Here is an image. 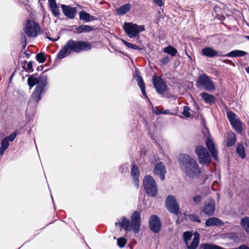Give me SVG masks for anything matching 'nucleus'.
<instances>
[{"label": "nucleus", "mask_w": 249, "mask_h": 249, "mask_svg": "<svg viewBox=\"0 0 249 249\" xmlns=\"http://www.w3.org/2000/svg\"><path fill=\"white\" fill-rule=\"evenodd\" d=\"M178 162L181 170L191 178H197L201 174V169L196 160L187 154L179 155Z\"/></svg>", "instance_id": "1"}, {"label": "nucleus", "mask_w": 249, "mask_h": 249, "mask_svg": "<svg viewBox=\"0 0 249 249\" xmlns=\"http://www.w3.org/2000/svg\"><path fill=\"white\" fill-rule=\"evenodd\" d=\"M91 49V44L86 41L69 40L57 54L58 59L64 58L70 54L71 52L79 53L81 52L89 51Z\"/></svg>", "instance_id": "2"}, {"label": "nucleus", "mask_w": 249, "mask_h": 249, "mask_svg": "<svg viewBox=\"0 0 249 249\" xmlns=\"http://www.w3.org/2000/svg\"><path fill=\"white\" fill-rule=\"evenodd\" d=\"M46 78L42 77L41 78V83L37 85L35 90L32 93L31 98L27 106L26 114L28 117L32 116L36 110L37 103L40 100L41 94L45 91Z\"/></svg>", "instance_id": "3"}, {"label": "nucleus", "mask_w": 249, "mask_h": 249, "mask_svg": "<svg viewBox=\"0 0 249 249\" xmlns=\"http://www.w3.org/2000/svg\"><path fill=\"white\" fill-rule=\"evenodd\" d=\"M123 28L127 36L131 38H139V34L145 30L144 25H138L132 22H125Z\"/></svg>", "instance_id": "4"}, {"label": "nucleus", "mask_w": 249, "mask_h": 249, "mask_svg": "<svg viewBox=\"0 0 249 249\" xmlns=\"http://www.w3.org/2000/svg\"><path fill=\"white\" fill-rule=\"evenodd\" d=\"M198 160L202 165H209L211 162L212 157L208 150L203 146H197L195 148Z\"/></svg>", "instance_id": "5"}, {"label": "nucleus", "mask_w": 249, "mask_h": 249, "mask_svg": "<svg viewBox=\"0 0 249 249\" xmlns=\"http://www.w3.org/2000/svg\"><path fill=\"white\" fill-rule=\"evenodd\" d=\"M40 26L39 24L30 19H28L23 28L25 35L30 37L35 38L36 37L40 32Z\"/></svg>", "instance_id": "6"}, {"label": "nucleus", "mask_w": 249, "mask_h": 249, "mask_svg": "<svg viewBox=\"0 0 249 249\" xmlns=\"http://www.w3.org/2000/svg\"><path fill=\"white\" fill-rule=\"evenodd\" d=\"M144 188L149 196H155L158 193V186L154 179L150 176L144 177L143 181Z\"/></svg>", "instance_id": "7"}, {"label": "nucleus", "mask_w": 249, "mask_h": 249, "mask_svg": "<svg viewBox=\"0 0 249 249\" xmlns=\"http://www.w3.org/2000/svg\"><path fill=\"white\" fill-rule=\"evenodd\" d=\"M197 86L201 87L207 91H212L215 89V85L211 78L206 74H200L196 81Z\"/></svg>", "instance_id": "8"}, {"label": "nucleus", "mask_w": 249, "mask_h": 249, "mask_svg": "<svg viewBox=\"0 0 249 249\" xmlns=\"http://www.w3.org/2000/svg\"><path fill=\"white\" fill-rule=\"evenodd\" d=\"M152 82L157 92L162 96L169 98L172 96L171 94L166 93L165 92L167 90V85L165 82L160 77L154 76L152 78Z\"/></svg>", "instance_id": "9"}, {"label": "nucleus", "mask_w": 249, "mask_h": 249, "mask_svg": "<svg viewBox=\"0 0 249 249\" xmlns=\"http://www.w3.org/2000/svg\"><path fill=\"white\" fill-rule=\"evenodd\" d=\"M166 207L169 212L174 214L178 215L179 213V204L173 196H169L166 199Z\"/></svg>", "instance_id": "10"}, {"label": "nucleus", "mask_w": 249, "mask_h": 249, "mask_svg": "<svg viewBox=\"0 0 249 249\" xmlns=\"http://www.w3.org/2000/svg\"><path fill=\"white\" fill-rule=\"evenodd\" d=\"M228 119L231 126L237 133H240L242 131L241 121L237 118L236 115L232 111L227 113Z\"/></svg>", "instance_id": "11"}, {"label": "nucleus", "mask_w": 249, "mask_h": 249, "mask_svg": "<svg viewBox=\"0 0 249 249\" xmlns=\"http://www.w3.org/2000/svg\"><path fill=\"white\" fill-rule=\"evenodd\" d=\"M141 220L140 213L137 211H135L131 215L130 224L131 225L132 230L136 233L140 231L141 224Z\"/></svg>", "instance_id": "12"}, {"label": "nucleus", "mask_w": 249, "mask_h": 249, "mask_svg": "<svg viewBox=\"0 0 249 249\" xmlns=\"http://www.w3.org/2000/svg\"><path fill=\"white\" fill-rule=\"evenodd\" d=\"M149 225L150 230L155 233H158L161 229V221L156 215H152L150 217Z\"/></svg>", "instance_id": "13"}, {"label": "nucleus", "mask_w": 249, "mask_h": 249, "mask_svg": "<svg viewBox=\"0 0 249 249\" xmlns=\"http://www.w3.org/2000/svg\"><path fill=\"white\" fill-rule=\"evenodd\" d=\"M215 201L211 198H208L205 202L203 212L208 216H212L215 211Z\"/></svg>", "instance_id": "14"}, {"label": "nucleus", "mask_w": 249, "mask_h": 249, "mask_svg": "<svg viewBox=\"0 0 249 249\" xmlns=\"http://www.w3.org/2000/svg\"><path fill=\"white\" fill-rule=\"evenodd\" d=\"M16 138V131H14L10 135L4 138L1 142L0 149V155H2L9 145V142H13Z\"/></svg>", "instance_id": "15"}, {"label": "nucleus", "mask_w": 249, "mask_h": 249, "mask_svg": "<svg viewBox=\"0 0 249 249\" xmlns=\"http://www.w3.org/2000/svg\"><path fill=\"white\" fill-rule=\"evenodd\" d=\"M154 174L160 177L161 180L165 178V175L166 173V168L162 162L157 163L154 169Z\"/></svg>", "instance_id": "16"}, {"label": "nucleus", "mask_w": 249, "mask_h": 249, "mask_svg": "<svg viewBox=\"0 0 249 249\" xmlns=\"http://www.w3.org/2000/svg\"><path fill=\"white\" fill-rule=\"evenodd\" d=\"M61 7L63 14L66 17L70 19H73L75 18L77 13L75 8L64 4H62Z\"/></svg>", "instance_id": "17"}, {"label": "nucleus", "mask_w": 249, "mask_h": 249, "mask_svg": "<svg viewBox=\"0 0 249 249\" xmlns=\"http://www.w3.org/2000/svg\"><path fill=\"white\" fill-rule=\"evenodd\" d=\"M206 145L211 154L213 159L217 161L218 160V154L217 149L213 141L210 138H207L206 140Z\"/></svg>", "instance_id": "18"}, {"label": "nucleus", "mask_w": 249, "mask_h": 249, "mask_svg": "<svg viewBox=\"0 0 249 249\" xmlns=\"http://www.w3.org/2000/svg\"><path fill=\"white\" fill-rule=\"evenodd\" d=\"M42 77H44L46 78L45 86H47V76L46 75L42 74L38 78H37L36 77V75L34 74L30 75L28 79V84L30 88H31L36 84L37 85H39L41 83V78Z\"/></svg>", "instance_id": "19"}, {"label": "nucleus", "mask_w": 249, "mask_h": 249, "mask_svg": "<svg viewBox=\"0 0 249 249\" xmlns=\"http://www.w3.org/2000/svg\"><path fill=\"white\" fill-rule=\"evenodd\" d=\"M202 55L208 57H213L215 56H223L221 52H219L213 48L210 47H205L201 51Z\"/></svg>", "instance_id": "20"}, {"label": "nucleus", "mask_w": 249, "mask_h": 249, "mask_svg": "<svg viewBox=\"0 0 249 249\" xmlns=\"http://www.w3.org/2000/svg\"><path fill=\"white\" fill-rule=\"evenodd\" d=\"M115 225H119L121 228L124 229L126 231H129L132 230L131 225L129 220L125 216H123L118 222L115 223Z\"/></svg>", "instance_id": "21"}, {"label": "nucleus", "mask_w": 249, "mask_h": 249, "mask_svg": "<svg viewBox=\"0 0 249 249\" xmlns=\"http://www.w3.org/2000/svg\"><path fill=\"white\" fill-rule=\"evenodd\" d=\"M223 222L219 218L213 217L208 218L205 221V225L207 227L223 226Z\"/></svg>", "instance_id": "22"}, {"label": "nucleus", "mask_w": 249, "mask_h": 249, "mask_svg": "<svg viewBox=\"0 0 249 249\" xmlns=\"http://www.w3.org/2000/svg\"><path fill=\"white\" fill-rule=\"evenodd\" d=\"M79 19L81 20L88 22L95 20L96 18L94 16L90 15L89 14L82 11L79 12Z\"/></svg>", "instance_id": "23"}, {"label": "nucleus", "mask_w": 249, "mask_h": 249, "mask_svg": "<svg viewBox=\"0 0 249 249\" xmlns=\"http://www.w3.org/2000/svg\"><path fill=\"white\" fill-rule=\"evenodd\" d=\"M136 72L137 73V76H136V80L137 82V84L141 89L142 93L143 95L146 96V91H145V84L142 77L139 75V72L137 71H136Z\"/></svg>", "instance_id": "24"}, {"label": "nucleus", "mask_w": 249, "mask_h": 249, "mask_svg": "<svg viewBox=\"0 0 249 249\" xmlns=\"http://www.w3.org/2000/svg\"><path fill=\"white\" fill-rule=\"evenodd\" d=\"M200 96L206 103L209 105H211L215 102V97L212 94L203 92L200 94Z\"/></svg>", "instance_id": "25"}, {"label": "nucleus", "mask_w": 249, "mask_h": 249, "mask_svg": "<svg viewBox=\"0 0 249 249\" xmlns=\"http://www.w3.org/2000/svg\"><path fill=\"white\" fill-rule=\"evenodd\" d=\"M199 243V235L198 233H196L194 234L192 241L190 245L188 243L187 246L188 249H196Z\"/></svg>", "instance_id": "26"}, {"label": "nucleus", "mask_w": 249, "mask_h": 249, "mask_svg": "<svg viewBox=\"0 0 249 249\" xmlns=\"http://www.w3.org/2000/svg\"><path fill=\"white\" fill-rule=\"evenodd\" d=\"M236 140V135L233 132L230 131L228 133L226 145L231 147L235 143Z\"/></svg>", "instance_id": "27"}, {"label": "nucleus", "mask_w": 249, "mask_h": 249, "mask_svg": "<svg viewBox=\"0 0 249 249\" xmlns=\"http://www.w3.org/2000/svg\"><path fill=\"white\" fill-rule=\"evenodd\" d=\"M247 53L241 50H235L232 51L226 54H224L223 56L228 57H242L245 55Z\"/></svg>", "instance_id": "28"}, {"label": "nucleus", "mask_w": 249, "mask_h": 249, "mask_svg": "<svg viewBox=\"0 0 249 249\" xmlns=\"http://www.w3.org/2000/svg\"><path fill=\"white\" fill-rule=\"evenodd\" d=\"M131 6L129 4H125L116 9L118 15H123L127 13L130 9Z\"/></svg>", "instance_id": "29"}, {"label": "nucleus", "mask_w": 249, "mask_h": 249, "mask_svg": "<svg viewBox=\"0 0 249 249\" xmlns=\"http://www.w3.org/2000/svg\"><path fill=\"white\" fill-rule=\"evenodd\" d=\"M75 30L79 34L83 32H89L93 30V28L89 25H82L75 28Z\"/></svg>", "instance_id": "30"}, {"label": "nucleus", "mask_w": 249, "mask_h": 249, "mask_svg": "<svg viewBox=\"0 0 249 249\" xmlns=\"http://www.w3.org/2000/svg\"><path fill=\"white\" fill-rule=\"evenodd\" d=\"M20 59H21V57H20L19 60H20V62L21 63V65L22 68L24 70H25V71H27V72H32L33 71V62L32 61L29 62L28 63L27 65V67H25V63H27V62L26 61L24 60L23 61V63L22 64V60H20Z\"/></svg>", "instance_id": "31"}, {"label": "nucleus", "mask_w": 249, "mask_h": 249, "mask_svg": "<svg viewBox=\"0 0 249 249\" xmlns=\"http://www.w3.org/2000/svg\"><path fill=\"white\" fill-rule=\"evenodd\" d=\"M163 52L172 56H175L178 53L177 50L172 46H168L163 49Z\"/></svg>", "instance_id": "32"}, {"label": "nucleus", "mask_w": 249, "mask_h": 249, "mask_svg": "<svg viewBox=\"0 0 249 249\" xmlns=\"http://www.w3.org/2000/svg\"><path fill=\"white\" fill-rule=\"evenodd\" d=\"M241 225L247 233L249 234V217H245L241 219Z\"/></svg>", "instance_id": "33"}, {"label": "nucleus", "mask_w": 249, "mask_h": 249, "mask_svg": "<svg viewBox=\"0 0 249 249\" xmlns=\"http://www.w3.org/2000/svg\"><path fill=\"white\" fill-rule=\"evenodd\" d=\"M236 152L241 158L244 159L246 157L245 148L242 144H239L237 146Z\"/></svg>", "instance_id": "34"}, {"label": "nucleus", "mask_w": 249, "mask_h": 249, "mask_svg": "<svg viewBox=\"0 0 249 249\" xmlns=\"http://www.w3.org/2000/svg\"><path fill=\"white\" fill-rule=\"evenodd\" d=\"M201 249H224L222 247L212 244H204L201 245Z\"/></svg>", "instance_id": "35"}, {"label": "nucleus", "mask_w": 249, "mask_h": 249, "mask_svg": "<svg viewBox=\"0 0 249 249\" xmlns=\"http://www.w3.org/2000/svg\"><path fill=\"white\" fill-rule=\"evenodd\" d=\"M121 40L122 42L124 43V44L129 48L134 50H141L140 47L136 45L133 44L131 43L128 42L127 41L124 40L123 39H121Z\"/></svg>", "instance_id": "36"}, {"label": "nucleus", "mask_w": 249, "mask_h": 249, "mask_svg": "<svg viewBox=\"0 0 249 249\" xmlns=\"http://www.w3.org/2000/svg\"><path fill=\"white\" fill-rule=\"evenodd\" d=\"M131 174L133 178H139V170L137 165H136L135 164H134L132 166Z\"/></svg>", "instance_id": "37"}, {"label": "nucleus", "mask_w": 249, "mask_h": 249, "mask_svg": "<svg viewBox=\"0 0 249 249\" xmlns=\"http://www.w3.org/2000/svg\"><path fill=\"white\" fill-rule=\"evenodd\" d=\"M192 236L193 234L190 231H185L183 233V236L186 245H188V242L191 240Z\"/></svg>", "instance_id": "38"}, {"label": "nucleus", "mask_w": 249, "mask_h": 249, "mask_svg": "<svg viewBox=\"0 0 249 249\" xmlns=\"http://www.w3.org/2000/svg\"><path fill=\"white\" fill-rule=\"evenodd\" d=\"M53 15L55 17H58L60 15V11L58 6L56 5L50 7Z\"/></svg>", "instance_id": "39"}, {"label": "nucleus", "mask_w": 249, "mask_h": 249, "mask_svg": "<svg viewBox=\"0 0 249 249\" xmlns=\"http://www.w3.org/2000/svg\"><path fill=\"white\" fill-rule=\"evenodd\" d=\"M127 243V240L124 237H120L117 239V245L120 248H124Z\"/></svg>", "instance_id": "40"}, {"label": "nucleus", "mask_w": 249, "mask_h": 249, "mask_svg": "<svg viewBox=\"0 0 249 249\" xmlns=\"http://www.w3.org/2000/svg\"><path fill=\"white\" fill-rule=\"evenodd\" d=\"M36 59L40 63H44L46 60V57L44 53H40L37 54L36 55Z\"/></svg>", "instance_id": "41"}, {"label": "nucleus", "mask_w": 249, "mask_h": 249, "mask_svg": "<svg viewBox=\"0 0 249 249\" xmlns=\"http://www.w3.org/2000/svg\"><path fill=\"white\" fill-rule=\"evenodd\" d=\"M188 217H189V219L191 220L193 222H196L197 223H200L201 220L199 217V216L196 214H191L188 215Z\"/></svg>", "instance_id": "42"}, {"label": "nucleus", "mask_w": 249, "mask_h": 249, "mask_svg": "<svg viewBox=\"0 0 249 249\" xmlns=\"http://www.w3.org/2000/svg\"><path fill=\"white\" fill-rule=\"evenodd\" d=\"M190 108L188 106H184L183 108V111L182 114L185 116L186 117H189L190 116Z\"/></svg>", "instance_id": "43"}, {"label": "nucleus", "mask_w": 249, "mask_h": 249, "mask_svg": "<svg viewBox=\"0 0 249 249\" xmlns=\"http://www.w3.org/2000/svg\"><path fill=\"white\" fill-rule=\"evenodd\" d=\"M18 94H17V97L18 96V99L21 102L25 101V92L22 90H20L18 91Z\"/></svg>", "instance_id": "44"}, {"label": "nucleus", "mask_w": 249, "mask_h": 249, "mask_svg": "<svg viewBox=\"0 0 249 249\" xmlns=\"http://www.w3.org/2000/svg\"><path fill=\"white\" fill-rule=\"evenodd\" d=\"M154 112L157 115H160V114H168L170 113V110H168V109L159 110V109H157L156 110L154 111Z\"/></svg>", "instance_id": "45"}, {"label": "nucleus", "mask_w": 249, "mask_h": 249, "mask_svg": "<svg viewBox=\"0 0 249 249\" xmlns=\"http://www.w3.org/2000/svg\"><path fill=\"white\" fill-rule=\"evenodd\" d=\"M119 171L122 173H129L127 164H124L121 166Z\"/></svg>", "instance_id": "46"}, {"label": "nucleus", "mask_w": 249, "mask_h": 249, "mask_svg": "<svg viewBox=\"0 0 249 249\" xmlns=\"http://www.w3.org/2000/svg\"><path fill=\"white\" fill-rule=\"evenodd\" d=\"M160 63H161V64L162 65H166L170 61V58L169 56H166L164 57H163L161 60H160Z\"/></svg>", "instance_id": "47"}, {"label": "nucleus", "mask_w": 249, "mask_h": 249, "mask_svg": "<svg viewBox=\"0 0 249 249\" xmlns=\"http://www.w3.org/2000/svg\"><path fill=\"white\" fill-rule=\"evenodd\" d=\"M202 197L199 195H197L193 197V201L196 204H198L201 202Z\"/></svg>", "instance_id": "48"}, {"label": "nucleus", "mask_w": 249, "mask_h": 249, "mask_svg": "<svg viewBox=\"0 0 249 249\" xmlns=\"http://www.w3.org/2000/svg\"><path fill=\"white\" fill-rule=\"evenodd\" d=\"M153 2L159 7H161L163 5V2L162 0H152Z\"/></svg>", "instance_id": "49"}, {"label": "nucleus", "mask_w": 249, "mask_h": 249, "mask_svg": "<svg viewBox=\"0 0 249 249\" xmlns=\"http://www.w3.org/2000/svg\"><path fill=\"white\" fill-rule=\"evenodd\" d=\"M21 40L22 41V43L23 44V47L24 48L26 45V37L23 34L21 35Z\"/></svg>", "instance_id": "50"}, {"label": "nucleus", "mask_w": 249, "mask_h": 249, "mask_svg": "<svg viewBox=\"0 0 249 249\" xmlns=\"http://www.w3.org/2000/svg\"><path fill=\"white\" fill-rule=\"evenodd\" d=\"M15 73H16V70L13 72L12 74L10 76V77L9 78V83H8V90H9L10 89V84L11 83V81H12V79H13Z\"/></svg>", "instance_id": "51"}, {"label": "nucleus", "mask_w": 249, "mask_h": 249, "mask_svg": "<svg viewBox=\"0 0 249 249\" xmlns=\"http://www.w3.org/2000/svg\"><path fill=\"white\" fill-rule=\"evenodd\" d=\"M48 2L50 7L57 5L55 0H48Z\"/></svg>", "instance_id": "52"}, {"label": "nucleus", "mask_w": 249, "mask_h": 249, "mask_svg": "<svg viewBox=\"0 0 249 249\" xmlns=\"http://www.w3.org/2000/svg\"><path fill=\"white\" fill-rule=\"evenodd\" d=\"M135 186L137 188L139 187V178H133Z\"/></svg>", "instance_id": "53"}, {"label": "nucleus", "mask_w": 249, "mask_h": 249, "mask_svg": "<svg viewBox=\"0 0 249 249\" xmlns=\"http://www.w3.org/2000/svg\"><path fill=\"white\" fill-rule=\"evenodd\" d=\"M239 249H249V248L246 245H241L239 247Z\"/></svg>", "instance_id": "54"}, {"label": "nucleus", "mask_w": 249, "mask_h": 249, "mask_svg": "<svg viewBox=\"0 0 249 249\" xmlns=\"http://www.w3.org/2000/svg\"><path fill=\"white\" fill-rule=\"evenodd\" d=\"M46 37L47 38H48L49 40H51L52 41H53V42H54V41H56V40H57L58 39V38H57L56 39V38H51V37H49L48 36H47Z\"/></svg>", "instance_id": "55"}, {"label": "nucleus", "mask_w": 249, "mask_h": 249, "mask_svg": "<svg viewBox=\"0 0 249 249\" xmlns=\"http://www.w3.org/2000/svg\"><path fill=\"white\" fill-rule=\"evenodd\" d=\"M246 71L247 73H249V66L246 69Z\"/></svg>", "instance_id": "56"}, {"label": "nucleus", "mask_w": 249, "mask_h": 249, "mask_svg": "<svg viewBox=\"0 0 249 249\" xmlns=\"http://www.w3.org/2000/svg\"><path fill=\"white\" fill-rule=\"evenodd\" d=\"M245 37L248 39V40L249 41V36H245Z\"/></svg>", "instance_id": "57"}, {"label": "nucleus", "mask_w": 249, "mask_h": 249, "mask_svg": "<svg viewBox=\"0 0 249 249\" xmlns=\"http://www.w3.org/2000/svg\"><path fill=\"white\" fill-rule=\"evenodd\" d=\"M37 70H38V71L40 70V68L37 67Z\"/></svg>", "instance_id": "58"}, {"label": "nucleus", "mask_w": 249, "mask_h": 249, "mask_svg": "<svg viewBox=\"0 0 249 249\" xmlns=\"http://www.w3.org/2000/svg\"><path fill=\"white\" fill-rule=\"evenodd\" d=\"M42 69H43L42 66H41V69H40V70H41V71H42Z\"/></svg>", "instance_id": "59"}, {"label": "nucleus", "mask_w": 249, "mask_h": 249, "mask_svg": "<svg viewBox=\"0 0 249 249\" xmlns=\"http://www.w3.org/2000/svg\"><path fill=\"white\" fill-rule=\"evenodd\" d=\"M16 134H18V130H17Z\"/></svg>", "instance_id": "60"}]
</instances>
